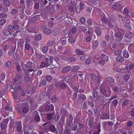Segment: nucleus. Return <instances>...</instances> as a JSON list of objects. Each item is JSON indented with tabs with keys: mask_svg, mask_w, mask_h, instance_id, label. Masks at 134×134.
<instances>
[{
	"mask_svg": "<svg viewBox=\"0 0 134 134\" xmlns=\"http://www.w3.org/2000/svg\"><path fill=\"white\" fill-rule=\"evenodd\" d=\"M22 90L21 87L19 85H16L15 90L13 91V93H15L16 94H18L19 92Z\"/></svg>",
	"mask_w": 134,
	"mask_h": 134,
	"instance_id": "6e6552de",
	"label": "nucleus"
},
{
	"mask_svg": "<svg viewBox=\"0 0 134 134\" xmlns=\"http://www.w3.org/2000/svg\"><path fill=\"white\" fill-rule=\"evenodd\" d=\"M32 67V63L30 62H28L26 65V67L27 68H30Z\"/></svg>",
	"mask_w": 134,
	"mask_h": 134,
	"instance_id": "a18cd8bd",
	"label": "nucleus"
},
{
	"mask_svg": "<svg viewBox=\"0 0 134 134\" xmlns=\"http://www.w3.org/2000/svg\"><path fill=\"white\" fill-rule=\"evenodd\" d=\"M100 58L102 60L106 62L109 60V57L104 54H103L101 55Z\"/></svg>",
	"mask_w": 134,
	"mask_h": 134,
	"instance_id": "9b49d317",
	"label": "nucleus"
},
{
	"mask_svg": "<svg viewBox=\"0 0 134 134\" xmlns=\"http://www.w3.org/2000/svg\"><path fill=\"white\" fill-rule=\"evenodd\" d=\"M29 40H26L25 43V47L26 49L27 50L29 49L30 48V46L29 44Z\"/></svg>",
	"mask_w": 134,
	"mask_h": 134,
	"instance_id": "2eb2a0df",
	"label": "nucleus"
},
{
	"mask_svg": "<svg viewBox=\"0 0 134 134\" xmlns=\"http://www.w3.org/2000/svg\"><path fill=\"white\" fill-rule=\"evenodd\" d=\"M69 61L71 62H74L76 60V59L73 57H69Z\"/></svg>",
	"mask_w": 134,
	"mask_h": 134,
	"instance_id": "bf43d9fd",
	"label": "nucleus"
},
{
	"mask_svg": "<svg viewBox=\"0 0 134 134\" xmlns=\"http://www.w3.org/2000/svg\"><path fill=\"white\" fill-rule=\"evenodd\" d=\"M44 59L46 63H49L50 64H52L53 61V59L50 56H47L45 57Z\"/></svg>",
	"mask_w": 134,
	"mask_h": 134,
	"instance_id": "9d476101",
	"label": "nucleus"
},
{
	"mask_svg": "<svg viewBox=\"0 0 134 134\" xmlns=\"http://www.w3.org/2000/svg\"><path fill=\"white\" fill-rule=\"evenodd\" d=\"M87 23L89 25H91L92 23V20L91 18H89L87 20Z\"/></svg>",
	"mask_w": 134,
	"mask_h": 134,
	"instance_id": "864d4df0",
	"label": "nucleus"
},
{
	"mask_svg": "<svg viewBox=\"0 0 134 134\" xmlns=\"http://www.w3.org/2000/svg\"><path fill=\"white\" fill-rule=\"evenodd\" d=\"M65 121V119L64 118H62L61 120H60L58 122V124H61L62 125L64 124Z\"/></svg>",
	"mask_w": 134,
	"mask_h": 134,
	"instance_id": "69168bd1",
	"label": "nucleus"
},
{
	"mask_svg": "<svg viewBox=\"0 0 134 134\" xmlns=\"http://www.w3.org/2000/svg\"><path fill=\"white\" fill-rule=\"evenodd\" d=\"M106 62L101 59L99 61V63L101 66H103L106 64Z\"/></svg>",
	"mask_w": 134,
	"mask_h": 134,
	"instance_id": "37998d69",
	"label": "nucleus"
},
{
	"mask_svg": "<svg viewBox=\"0 0 134 134\" xmlns=\"http://www.w3.org/2000/svg\"><path fill=\"white\" fill-rule=\"evenodd\" d=\"M61 112L62 113H63L65 115H67L68 114V112L67 111L65 110L64 109H60Z\"/></svg>",
	"mask_w": 134,
	"mask_h": 134,
	"instance_id": "3c124183",
	"label": "nucleus"
},
{
	"mask_svg": "<svg viewBox=\"0 0 134 134\" xmlns=\"http://www.w3.org/2000/svg\"><path fill=\"white\" fill-rule=\"evenodd\" d=\"M79 69V67L78 66H76L72 67V68L71 69V71L72 72H74L77 71Z\"/></svg>",
	"mask_w": 134,
	"mask_h": 134,
	"instance_id": "cd10ccee",
	"label": "nucleus"
},
{
	"mask_svg": "<svg viewBox=\"0 0 134 134\" xmlns=\"http://www.w3.org/2000/svg\"><path fill=\"white\" fill-rule=\"evenodd\" d=\"M124 58L121 55H118L117 57L116 60L118 62H121L124 61Z\"/></svg>",
	"mask_w": 134,
	"mask_h": 134,
	"instance_id": "f8f14e48",
	"label": "nucleus"
},
{
	"mask_svg": "<svg viewBox=\"0 0 134 134\" xmlns=\"http://www.w3.org/2000/svg\"><path fill=\"white\" fill-rule=\"evenodd\" d=\"M67 86V85L65 83H61L60 85V87L62 89H65Z\"/></svg>",
	"mask_w": 134,
	"mask_h": 134,
	"instance_id": "49530a36",
	"label": "nucleus"
},
{
	"mask_svg": "<svg viewBox=\"0 0 134 134\" xmlns=\"http://www.w3.org/2000/svg\"><path fill=\"white\" fill-rule=\"evenodd\" d=\"M122 51L121 50H118L115 51L114 52V54L116 55H119L121 54Z\"/></svg>",
	"mask_w": 134,
	"mask_h": 134,
	"instance_id": "72a5a7b5",
	"label": "nucleus"
},
{
	"mask_svg": "<svg viewBox=\"0 0 134 134\" xmlns=\"http://www.w3.org/2000/svg\"><path fill=\"white\" fill-rule=\"evenodd\" d=\"M101 20L102 22L107 24L109 26H110L111 25V22L109 20H108L105 17H103L101 18Z\"/></svg>",
	"mask_w": 134,
	"mask_h": 134,
	"instance_id": "39448f33",
	"label": "nucleus"
},
{
	"mask_svg": "<svg viewBox=\"0 0 134 134\" xmlns=\"http://www.w3.org/2000/svg\"><path fill=\"white\" fill-rule=\"evenodd\" d=\"M70 50L69 49H66L63 52V53L66 55H69L70 54Z\"/></svg>",
	"mask_w": 134,
	"mask_h": 134,
	"instance_id": "b1692460",
	"label": "nucleus"
},
{
	"mask_svg": "<svg viewBox=\"0 0 134 134\" xmlns=\"http://www.w3.org/2000/svg\"><path fill=\"white\" fill-rule=\"evenodd\" d=\"M100 91L101 94L103 96H104L105 97H109V96L107 94H105L107 92L105 88L104 87L100 88Z\"/></svg>",
	"mask_w": 134,
	"mask_h": 134,
	"instance_id": "0eeeda50",
	"label": "nucleus"
},
{
	"mask_svg": "<svg viewBox=\"0 0 134 134\" xmlns=\"http://www.w3.org/2000/svg\"><path fill=\"white\" fill-rule=\"evenodd\" d=\"M46 79L48 82L51 81L52 79V77L50 75L46 76Z\"/></svg>",
	"mask_w": 134,
	"mask_h": 134,
	"instance_id": "79ce46f5",
	"label": "nucleus"
},
{
	"mask_svg": "<svg viewBox=\"0 0 134 134\" xmlns=\"http://www.w3.org/2000/svg\"><path fill=\"white\" fill-rule=\"evenodd\" d=\"M12 107L9 104H8L7 106H5V109L7 110L12 111Z\"/></svg>",
	"mask_w": 134,
	"mask_h": 134,
	"instance_id": "ea45409f",
	"label": "nucleus"
},
{
	"mask_svg": "<svg viewBox=\"0 0 134 134\" xmlns=\"http://www.w3.org/2000/svg\"><path fill=\"white\" fill-rule=\"evenodd\" d=\"M18 13V10L16 9H13L11 12L12 14L13 15H14Z\"/></svg>",
	"mask_w": 134,
	"mask_h": 134,
	"instance_id": "4c0bfd02",
	"label": "nucleus"
},
{
	"mask_svg": "<svg viewBox=\"0 0 134 134\" xmlns=\"http://www.w3.org/2000/svg\"><path fill=\"white\" fill-rule=\"evenodd\" d=\"M97 94L98 93L96 90H94L92 92V95L94 98H95L96 97Z\"/></svg>",
	"mask_w": 134,
	"mask_h": 134,
	"instance_id": "8fccbe9b",
	"label": "nucleus"
},
{
	"mask_svg": "<svg viewBox=\"0 0 134 134\" xmlns=\"http://www.w3.org/2000/svg\"><path fill=\"white\" fill-rule=\"evenodd\" d=\"M92 60V58L89 57L86 60L85 62L87 64H89L91 63Z\"/></svg>",
	"mask_w": 134,
	"mask_h": 134,
	"instance_id": "2f4dec72",
	"label": "nucleus"
},
{
	"mask_svg": "<svg viewBox=\"0 0 134 134\" xmlns=\"http://www.w3.org/2000/svg\"><path fill=\"white\" fill-rule=\"evenodd\" d=\"M73 118L71 115H69V117L66 120V124L67 126L70 127L72 125V120Z\"/></svg>",
	"mask_w": 134,
	"mask_h": 134,
	"instance_id": "7ed1b4c3",
	"label": "nucleus"
},
{
	"mask_svg": "<svg viewBox=\"0 0 134 134\" xmlns=\"http://www.w3.org/2000/svg\"><path fill=\"white\" fill-rule=\"evenodd\" d=\"M41 85L43 86H45L46 85V80L43 79L42 80L41 82Z\"/></svg>",
	"mask_w": 134,
	"mask_h": 134,
	"instance_id": "4d7b16f0",
	"label": "nucleus"
},
{
	"mask_svg": "<svg viewBox=\"0 0 134 134\" xmlns=\"http://www.w3.org/2000/svg\"><path fill=\"white\" fill-rule=\"evenodd\" d=\"M115 36L118 38L121 37V34L120 32H117L115 34Z\"/></svg>",
	"mask_w": 134,
	"mask_h": 134,
	"instance_id": "473e14b6",
	"label": "nucleus"
},
{
	"mask_svg": "<svg viewBox=\"0 0 134 134\" xmlns=\"http://www.w3.org/2000/svg\"><path fill=\"white\" fill-rule=\"evenodd\" d=\"M85 5V4L84 3L82 2H80L79 4L80 9L82 10H83Z\"/></svg>",
	"mask_w": 134,
	"mask_h": 134,
	"instance_id": "f704fd0d",
	"label": "nucleus"
},
{
	"mask_svg": "<svg viewBox=\"0 0 134 134\" xmlns=\"http://www.w3.org/2000/svg\"><path fill=\"white\" fill-rule=\"evenodd\" d=\"M123 55L126 58H128L129 56V54L127 51L124 50L123 52Z\"/></svg>",
	"mask_w": 134,
	"mask_h": 134,
	"instance_id": "f3484780",
	"label": "nucleus"
},
{
	"mask_svg": "<svg viewBox=\"0 0 134 134\" xmlns=\"http://www.w3.org/2000/svg\"><path fill=\"white\" fill-rule=\"evenodd\" d=\"M49 130L52 132H54L56 131V129L55 126H51L49 127Z\"/></svg>",
	"mask_w": 134,
	"mask_h": 134,
	"instance_id": "c9c22d12",
	"label": "nucleus"
},
{
	"mask_svg": "<svg viewBox=\"0 0 134 134\" xmlns=\"http://www.w3.org/2000/svg\"><path fill=\"white\" fill-rule=\"evenodd\" d=\"M111 5L114 9L119 11L122 10V8L120 5V3L118 2H114L112 3Z\"/></svg>",
	"mask_w": 134,
	"mask_h": 134,
	"instance_id": "f03ea898",
	"label": "nucleus"
},
{
	"mask_svg": "<svg viewBox=\"0 0 134 134\" xmlns=\"http://www.w3.org/2000/svg\"><path fill=\"white\" fill-rule=\"evenodd\" d=\"M95 32L98 36H100L101 35V31L100 30L99 28H97L95 30Z\"/></svg>",
	"mask_w": 134,
	"mask_h": 134,
	"instance_id": "09e8293b",
	"label": "nucleus"
},
{
	"mask_svg": "<svg viewBox=\"0 0 134 134\" xmlns=\"http://www.w3.org/2000/svg\"><path fill=\"white\" fill-rule=\"evenodd\" d=\"M48 50V48L47 46H45L43 47L42 48V51L43 53L47 52Z\"/></svg>",
	"mask_w": 134,
	"mask_h": 134,
	"instance_id": "a19ab883",
	"label": "nucleus"
},
{
	"mask_svg": "<svg viewBox=\"0 0 134 134\" xmlns=\"http://www.w3.org/2000/svg\"><path fill=\"white\" fill-rule=\"evenodd\" d=\"M54 117H53V119L55 121H58L59 119V117L58 115H55L54 116Z\"/></svg>",
	"mask_w": 134,
	"mask_h": 134,
	"instance_id": "e2e57ef3",
	"label": "nucleus"
},
{
	"mask_svg": "<svg viewBox=\"0 0 134 134\" xmlns=\"http://www.w3.org/2000/svg\"><path fill=\"white\" fill-rule=\"evenodd\" d=\"M36 115L35 116L34 119L35 121H38L40 120V118L38 114H37V112H35Z\"/></svg>",
	"mask_w": 134,
	"mask_h": 134,
	"instance_id": "c03bdc74",
	"label": "nucleus"
},
{
	"mask_svg": "<svg viewBox=\"0 0 134 134\" xmlns=\"http://www.w3.org/2000/svg\"><path fill=\"white\" fill-rule=\"evenodd\" d=\"M3 3L5 6L8 7L10 5L11 2L8 0H6L4 1Z\"/></svg>",
	"mask_w": 134,
	"mask_h": 134,
	"instance_id": "aec40b11",
	"label": "nucleus"
},
{
	"mask_svg": "<svg viewBox=\"0 0 134 134\" xmlns=\"http://www.w3.org/2000/svg\"><path fill=\"white\" fill-rule=\"evenodd\" d=\"M45 109L47 111H51L53 110L54 107L52 105H51L50 106L47 105L46 106Z\"/></svg>",
	"mask_w": 134,
	"mask_h": 134,
	"instance_id": "dca6fc26",
	"label": "nucleus"
},
{
	"mask_svg": "<svg viewBox=\"0 0 134 134\" xmlns=\"http://www.w3.org/2000/svg\"><path fill=\"white\" fill-rule=\"evenodd\" d=\"M11 62L10 61H8L6 63L5 66L7 68H9L11 67Z\"/></svg>",
	"mask_w": 134,
	"mask_h": 134,
	"instance_id": "e433bc0d",
	"label": "nucleus"
},
{
	"mask_svg": "<svg viewBox=\"0 0 134 134\" xmlns=\"http://www.w3.org/2000/svg\"><path fill=\"white\" fill-rule=\"evenodd\" d=\"M111 102L113 105L115 106H116L117 105V104L118 102V101L117 99H115L113 100Z\"/></svg>",
	"mask_w": 134,
	"mask_h": 134,
	"instance_id": "603ef678",
	"label": "nucleus"
},
{
	"mask_svg": "<svg viewBox=\"0 0 134 134\" xmlns=\"http://www.w3.org/2000/svg\"><path fill=\"white\" fill-rule=\"evenodd\" d=\"M54 43V41L52 40H51L48 41L47 43V46L48 47H50L52 46Z\"/></svg>",
	"mask_w": 134,
	"mask_h": 134,
	"instance_id": "5701e85b",
	"label": "nucleus"
},
{
	"mask_svg": "<svg viewBox=\"0 0 134 134\" xmlns=\"http://www.w3.org/2000/svg\"><path fill=\"white\" fill-rule=\"evenodd\" d=\"M18 95L15 93H13V98L16 102H18L20 101V99L18 98Z\"/></svg>",
	"mask_w": 134,
	"mask_h": 134,
	"instance_id": "a211bd4d",
	"label": "nucleus"
},
{
	"mask_svg": "<svg viewBox=\"0 0 134 134\" xmlns=\"http://www.w3.org/2000/svg\"><path fill=\"white\" fill-rule=\"evenodd\" d=\"M80 99L83 100H85L86 99V98L85 95L83 94H81L80 96Z\"/></svg>",
	"mask_w": 134,
	"mask_h": 134,
	"instance_id": "0e129e2a",
	"label": "nucleus"
},
{
	"mask_svg": "<svg viewBox=\"0 0 134 134\" xmlns=\"http://www.w3.org/2000/svg\"><path fill=\"white\" fill-rule=\"evenodd\" d=\"M112 89L113 91L118 92L119 91V87L116 86H114L113 87Z\"/></svg>",
	"mask_w": 134,
	"mask_h": 134,
	"instance_id": "58836bf2",
	"label": "nucleus"
},
{
	"mask_svg": "<svg viewBox=\"0 0 134 134\" xmlns=\"http://www.w3.org/2000/svg\"><path fill=\"white\" fill-rule=\"evenodd\" d=\"M90 78L92 81L96 82H97L99 81L100 79V78L99 77L93 74H91Z\"/></svg>",
	"mask_w": 134,
	"mask_h": 134,
	"instance_id": "20e7f679",
	"label": "nucleus"
},
{
	"mask_svg": "<svg viewBox=\"0 0 134 134\" xmlns=\"http://www.w3.org/2000/svg\"><path fill=\"white\" fill-rule=\"evenodd\" d=\"M68 41L71 44H74L75 41V39L72 37L69 38Z\"/></svg>",
	"mask_w": 134,
	"mask_h": 134,
	"instance_id": "7c9ffc66",
	"label": "nucleus"
},
{
	"mask_svg": "<svg viewBox=\"0 0 134 134\" xmlns=\"http://www.w3.org/2000/svg\"><path fill=\"white\" fill-rule=\"evenodd\" d=\"M13 29L17 30L19 29V25L17 24H15L13 25Z\"/></svg>",
	"mask_w": 134,
	"mask_h": 134,
	"instance_id": "680f3d73",
	"label": "nucleus"
},
{
	"mask_svg": "<svg viewBox=\"0 0 134 134\" xmlns=\"http://www.w3.org/2000/svg\"><path fill=\"white\" fill-rule=\"evenodd\" d=\"M54 115V113H53L51 114H49L47 115V118L49 120L51 119L53 116Z\"/></svg>",
	"mask_w": 134,
	"mask_h": 134,
	"instance_id": "c756f323",
	"label": "nucleus"
},
{
	"mask_svg": "<svg viewBox=\"0 0 134 134\" xmlns=\"http://www.w3.org/2000/svg\"><path fill=\"white\" fill-rule=\"evenodd\" d=\"M71 67L70 66H67L64 67L62 70L63 74H65L68 72L70 70Z\"/></svg>",
	"mask_w": 134,
	"mask_h": 134,
	"instance_id": "1a4fd4ad",
	"label": "nucleus"
},
{
	"mask_svg": "<svg viewBox=\"0 0 134 134\" xmlns=\"http://www.w3.org/2000/svg\"><path fill=\"white\" fill-rule=\"evenodd\" d=\"M1 130H3L7 127V125L6 124L2 122L1 124Z\"/></svg>",
	"mask_w": 134,
	"mask_h": 134,
	"instance_id": "a878e982",
	"label": "nucleus"
},
{
	"mask_svg": "<svg viewBox=\"0 0 134 134\" xmlns=\"http://www.w3.org/2000/svg\"><path fill=\"white\" fill-rule=\"evenodd\" d=\"M122 20L123 22L127 24H129L130 23V20L125 16H124L122 18Z\"/></svg>",
	"mask_w": 134,
	"mask_h": 134,
	"instance_id": "412c9836",
	"label": "nucleus"
},
{
	"mask_svg": "<svg viewBox=\"0 0 134 134\" xmlns=\"http://www.w3.org/2000/svg\"><path fill=\"white\" fill-rule=\"evenodd\" d=\"M105 81L107 83L109 82H113L114 81V79L111 77H109L106 79Z\"/></svg>",
	"mask_w": 134,
	"mask_h": 134,
	"instance_id": "4468645a",
	"label": "nucleus"
},
{
	"mask_svg": "<svg viewBox=\"0 0 134 134\" xmlns=\"http://www.w3.org/2000/svg\"><path fill=\"white\" fill-rule=\"evenodd\" d=\"M98 44V41H96L94 42V43L93 47V48L94 49L96 48V47H97Z\"/></svg>",
	"mask_w": 134,
	"mask_h": 134,
	"instance_id": "338daca9",
	"label": "nucleus"
},
{
	"mask_svg": "<svg viewBox=\"0 0 134 134\" xmlns=\"http://www.w3.org/2000/svg\"><path fill=\"white\" fill-rule=\"evenodd\" d=\"M130 76L129 74H125L123 77V79L124 81L125 82H127L130 79Z\"/></svg>",
	"mask_w": 134,
	"mask_h": 134,
	"instance_id": "6ab92c4d",
	"label": "nucleus"
},
{
	"mask_svg": "<svg viewBox=\"0 0 134 134\" xmlns=\"http://www.w3.org/2000/svg\"><path fill=\"white\" fill-rule=\"evenodd\" d=\"M4 35L6 36H8L10 33V32L8 30H5L3 31Z\"/></svg>",
	"mask_w": 134,
	"mask_h": 134,
	"instance_id": "13d9d810",
	"label": "nucleus"
},
{
	"mask_svg": "<svg viewBox=\"0 0 134 134\" xmlns=\"http://www.w3.org/2000/svg\"><path fill=\"white\" fill-rule=\"evenodd\" d=\"M75 52L76 53L80 55H82L84 53V52L83 51L78 49H76Z\"/></svg>",
	"mask_w": 134,
	"mask_h": 134,
	"instance_id": "c85d7f7f",
	"label": "nucleus"
},
{
	"mask_svg": "<svg viewBox=\"0 0 134 134\" xmlns=\"http://www.w3.org/2000/svg\"><path fill=\"white\" fill-rule=\"evenodd\" d=\"M21 78V76L19 74H17L15 78L14 79V82H17V81H18V80L20 79Z\"/></svg>",
	"mask_w": 134,
	"mask_h": 134,
	"instance_id": "393cba45",
	"label": "nucleus"
},
{
	"mask_svg": "<svg viewBox=\"0 0 134 134\" xmlns=\"http://www.w3.org/2000/svg\"><path fill=\"white\" fill-rule=\"evenodd\" d=\"M48 24L50 28H52L54 26V24L53 23L52 21H49L48 22Z\"/></svg>",
	"mask_w": 134,
	"mask_h": 134,
	"instance_id": "052dcab7",
	"label": "nucleus"
},
{
	"mask_svg": "<svg viewBox=\"0 0 134 134\" xmlns=\"http://www.w3.org/2000/svg\"><path fill=\"white\" fill-rule=\"evenodd\" d=\"M80 22L83 24H84L85 22V18L83 17H81L80 18Z\"/></svg>",
	"mask_w": 134,
	"mask_h": 134,
	"instance_id": "6e6d98bb",
	"label": "nucleus"
},
{
	"mask_svg": "<svg viewBox=\"0 0 134 134\" xmlns=\"http://www.w3.org/2000/svg\"><path fill=\"white\" fill-rule=\"evenodd\" d=\"M41 29L42 30V31L46 35H49L52 32L51 29L47 28V26L45 25H43L41 27Z\"/></svg>",
	"mask_w": 134,
	"mask_h": 134,
	"instance_id": "f257e3e1",
	"label": "nucleus"
},
{
	"mask_svg": "<svg viewBox=\"0 0 134 134\" xmlns=\"http://www.w3.org/2000/svg\"><path fill=\"white\" fill-rule=\"evenodd\" d=\"M104 98H105V97L104 96L101 95L98 96L97 97L96 101H103Z\"/></svg>",
	"mask_w": 134,
	"mask_h": 134,
	"instance_id": "4be33fe9",
	"label": "nucleus"
},
{
	"mask_svg": "<svg viewBox=\"0 0 134 134\" xmlns=\"http://www.w3.org/2000/svg\"><path fill=\"white\" fill-rule=\"evenodd\" d=\"M42 38V36L41 35L39 34L37 35L35 37V40L36 41H39Z\"/></svg>",
	"mask_w": 134,
	"mask_h": 134,
	"instance_id": "bb28decb",
	"label": "nucleus"
},
{
	"mask_svg": "<svg viewBox=\"0 0 134 134\" xmlns=\"http://www.w3.org/2000/svg\"><path fill=\"white\" fill-rule=\"evenodd\" d=\"M65 129L64 131V133L65 134H69L70 131L71 130L70 129Z\"/></svg>",
	"mask_w": 134,
	"mask_h": 134,
	"instance_id": "774afa93",
	"label": "nucleus"
},
{
	"mask_svg": "<svg viewBox=\"0 0 134 134\" xmlns=\"http://www.w3.org/2000/svg\"><path fill=\"white\" fill-rule=\"evenodd\" d=\"M127 38L129 39H131L134 37V34L131 32H129L126 34Z\"/></svg>",
	"mask_w": 134,
	"mask_h": 134,
	"instance_id": "ddd939ff",
	"label": "nucleus"
},
{
	"mask_svg": "<svg viewBox=\"0 0 134 134\" xmlns=\"http://www.w3.org/2000/svg\"><path fill=\"white\" fill-rule=\"evenodd\" d=\"M15 126L18 131L20 132H23L22 129V125L20 122H16L15 124Z\"/></svg>",
	"mask_w": 134,
	"mask_h": 134,
	"instance_id": "423d86ee",
	"label": "nucleus"
},
{
	"mask_svg": "<svg viewBox=\"0 0 134 134\" xmlns=\"http://www.w3.org/2000/svg\"><path fill=\"white\" fill-rule=\"evenodd\" d=\"M6 22L5 19H3L0 20V25H4Z\"/></svg>",
	"mask_w": 134,
	"mask_h": 134,
	"instance_id": "5fc2aeb1",
	"label": "nucleus"
},
{
	"mask_svg": "<svg viewBox=\"0 0 134 134\" xmlns=\"http://www.w3.org/2000/svg\"><path fill=\"white\" fill-rule=\"evenodd\" d=\"M49 53L50 54L54 55H55L57 54V52L56 51L53 49H50L49 50Z\"/></svg>",
	"mask_w": 134,
	"mask_h": 134,
	"instance_id": "de8ad7c7",
	"label": "nucleus"
}]
</instances>
